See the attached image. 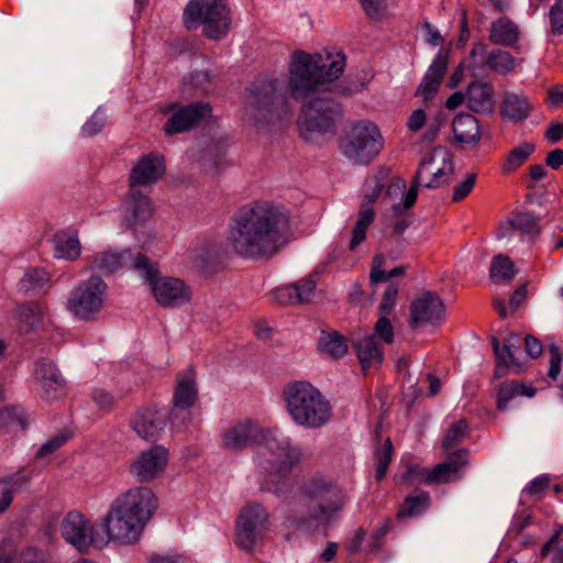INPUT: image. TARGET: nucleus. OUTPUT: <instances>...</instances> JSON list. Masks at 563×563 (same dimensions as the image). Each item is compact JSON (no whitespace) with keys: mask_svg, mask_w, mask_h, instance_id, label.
Segmentation results:
<instances>
[{"mask_svg":"<svg viewBox=\"0 0 563 563\" xmlns=\"http://www.w3.org/2000/svg\"><path fill=\"white\" fill-rule=\"evenodd\" d=\"M471 452L460 448L446 453L445 460L430 468L431 485H443L459 481L470 464Z\"/></svg>","mask_w":563,"mask_h":563,"instance_id":"obj_19","label":"nucleus"},{"mask_svg":"<svg viewBox=\"0 0 563 563\" xmlns=\"http://www.w3.org/2000/svg\"><path fill=\"white\" fill-rule=\"evenodd\" d=\"M131 258L132 252L130 250L122 252H100L91 257L90 267L106 275H110L123 268Z\"/></svg>","mask_w":563,"mask_h":563,"instance_id":"obj_34","label":"nucleus"},{"mask_svg":"<svg viewBox=\"0 0 563 563\" xmlns=\"http://www.w3.org/2000/svg\"><path fill=\"white\" fill-rule=\"evenodd\" d=\"M198 401V385L195 367L177 373L173 394V407L190 409Z\"/></svg>","mask_w":563,"mask_h":563,"instance_id":"obj_24","label":"nucleus"},{"mask_svg":"<svg viewBox=\"0 0 563 563\" xmlns=\"http://www.w3.org/2000/svg\"><path fill=\"white\" fill-rule=\"evenodd\" d=\"M132 429L144 440L154 441L162 430V420L156 406L139 408L131 420Z\"/></svg>","mask_w":563,"mask_h":563,"instance_id":"obj_29","label":"nucleus"},{"mask_svg":"<svg viewBox=\"0 0 563 563\" xmlns=\"http://www.w3.org/2000/svg\"><path fill=\"white\" fill-rule=\"evenodd\" d=\"M530 107L526 99L520 98L514 93H506L504 96L500 114L512 121H521L529 115Z\"/></svg>","mask_w":563,"mask_h":563,"instance_id":"obj_42","label":"nucleus"},{"mask_svg":"<svg viewBox=\"0 0 563 563\" xmlns=\"http://www.w3.org/2000/svg\"><path fill=\"white\" fill-rule=\"evenodd\" d=\"M517 274L514 261L506 254H498L492 258L489 278L494 284H510Z\"/></svg>","mask_w":563,"mask_h":563,"instance_id":"obj_39","label":"nucleus"},{"mask_svg":"<svg viewBox=\"0 0 563 563\" xmlns=\"http://www.w3.org/2000/svg\"><path fill=\"white\" fill-rule=\"evenodd\" d=\"M510 227L521 233L538 235L540 233V219L527 211L514 214L509 221Z\"/></svg>","mask_w":563,"mask_h":563,"instance_id":"obj_50","label":"nucleus"},{"mask_svg":"<svg viewBox=\"0 0 563 563\" xmlns=\"http://www.w3.org/2000/svg\"><path fill=\"white\" fill-rule=\"evenodd\" d=\"M258 438V428L250 422H239L223 434V445L227 449H243L252 445Z\"/></svg>","mask_w":563,"mask_h":563,"instance_id":"obj_31","label":"nucleus"},{"mask_svg":"<svg viewBox=\"0 0 563 563\" xmlns=\"http://www.w3.org/2000/svg\"><path fill=\"white\" fill-rule=\"evenodd\" d=\"M399 287L391 283L384 291L379 306L378 319L374 324V336H378L384 343L391 344L395 332L389 316L393 313L398 299Z\"/></svg>","mask_w":563,"mask_h":563,"instance_id":"obj_22","label":"nucleus"},{"mask_svg":"<svg viewBox=\"0 0 563 563\" xmlns=\"http://www.w3.org/2000/svg\"><path fill=\"white\" fill-rule=\"evenodd\" d=\"M430 506V496L427 492L417 489L415 495L407 496L399 505L396 518L402 520L405 518L415 517L423 512Z\"/></svg>","mask_w":563,"mask_h":563,"instance_id":"obj_41","label":"nucleus"},{"mask_svg":"<svg viewBox=\"0 0 563 563\" xmlns=\"http://www.w3.org/2000/svg\"><path fill=\"white\" fill-rule=\"evenodd\" d=\"M266 462L263 489L278 494L287 486L292 470L299 464V454L294 449L277 445Z\"/></svg>","mask_w":563,"mask_h":563,"instance_id":"obj_11","label":"nucleus"},{"mask_svg":"<svg viewBox=\"0 0 563 563\" xmlns=\"http://www.w3.org/2000/svg\"><path fill=\"white\" fill-rule=\"evenodd\" d=\"M386 260L383 253H378L373 257L372 267L369 273V282L372 285L386 283L393 277L404 276L406 274V266H398L390 271H385Z\"/></svg>","mask_w":563,"mask_h":563,"instance_id":"obj_45","label":"nucleus"},{"mask_svg":"<svg viewBox=\"0 0 563 563\" xmlns=\"http://www.w3.org/2000/svg\"><path fill=\"white\" fill-rule=\"evenodd\" d=\"M49 280V274L46 272L45 268L42 267H33L29 268L23 278L21 279V283L24 285V287H42L44 284H46Z\"/></svg>","mask_w":563,"mask_h":563,"instance_id":"obj_55","label":"nucleus"},{"mask_svg":"<svg viewBox=\"0 0 563 563\" xmlns=\"http://www.w3.org/2000/svg\"><path fill=\"white\" fill-rule=\"evenodd\" d=\"M314 290V282L309 279H301L295 284L274 289L272 295L279 305L292 306L310 302Z\"/></svg>","mask_w":563,"mask_h":563,"instance_id":"obj_28","label":"nucleus"},{"mask_svg":"<svg viewBox=\"0 0 563 563\" xmlns=\"http://www.w3.org/2000/svg\"><path fill=\"white\" fill-rule=\"evenodd\" d=\"M166 173L165 158L162 154L150 152L142 155L132 167L129 176V188H151Z\"/></svg>","mask_w":563,"mask_h":563,"instance_id":"obj_17","label":"nucleus"},{"mask_svg":"<svg viewBox=\"0 0 563 563\" xmlns=\"http://www.w3.org/2000/svg\"><path fill=\"white\" fill-rule=\"evenodd\" d=\"M341 106L328 93L311 98L302 106L299 125L301 132H327L334 125V115Z\"/></svg>","mask_w":563,"mask_h":563,"instance_id":"obj_10","label":"nucleus"},{"mask_svg":"<svg viewBox=\"0 0 563 563\" xmlns=\"http://www.w3.org/2000/svg\"><path fill=\"white\" fill-rule=\"evenodd\" d=\"M488 38L493 44L514 46L519 38L518 26L506 16L499 18L492 23Z\"/></svg>","mask_w":563,"mask_h":563,"instance_id":"obj_37","label":"nucleus"},{"mask_svg":"<svg viewBox=\"0 0 563 563\" xmlns=\"http://www.w3.org/2000/svg\"><path fill=\"white\" fill-rule=\"evenodd\" d=\"M522 343L525 344V350H526V353L531 357V358H538L542 355L543 353V345L541 343V341L531 335V334H528L523 340H522Z\"/></svg>","mask_w":563,"mask_h":563,"instance_id":"obj_63","label":"nucleus"},{"mask_svg":"<svg viewBox=\"0 0 563 563\" xmlns=\"http://www.w3.org/2000/svg\"><path fill=\"white\" fill-rule=\"evenodd\" d=\"M384 147L378 126L369 121H357L344 131L339 148L353 164L368 165Z\"/></svg>","mask_w":563,"mask_h":563,"instance_id":"obj_5","label":"nucleus"},{"mask_svg":"<svg viewBox=\"0 0 563 563\" xmlns=\"http://www.w3.org/2000/svg\"><path fill=\"white\" fill-rule=\"evenodd\" d=\"M62 536L80 552H86L90 547H99V541L93 536V526L78 511H70L60 526Z\"/></svg>","mask_w":563,"mask_h":563,"instance_id":"obj_14","label":"nucleus"},{"mask_svg":"<svg viewBox=\"0 0 563 563\" xmlns=\"http://www.w3.org/2000/svg\"><path fill=\"white\" fill-rule=\"evenodd\" d=\"M107 288V284L100 276H91L71 291L67 300V309L81 320H91L103 306Z\"/></svg>","mask_w":563,"mask_h":563,"instance_id":"obj_9","label":"nucleus"},{"mask_svg":"<svg viewBox=\"0 0 563 563\" xmlns=\"http://www.w3.org/2000/svg\"><path fill=\"white\" fill-rule=\"evenodd\" d=\"M470 431L471 426L466 418L452 422L441 440V449L445 453L452 452V449L461 444L468 437Z\"/></svg>","mask_w":563,"mask_h":563,"instance_id":"obj_43","label":"nucleus"},{"mask_svg":"<svg viewBox=\"0 0 563 563\" xmlns=\"http://www.w3.org/2000/svg\"><path fill=\"white\" fill-rule=\"evenodd\" d=\"M156 302L164 308H176L190 302L192 290L177 277H158L150 286Z\"/></svg>","mask_w":563,"mask_h":563,"instance_id":"obj_15","label":"nucleus"},{"mask_svg":"<svg viewBox=\"0 0 563 563\" xmlns=\"http://www.w3.org/2000/svg\"><path fill=\"white\" fill-rule=\"evenodd\" d=\"M26 420L18 406H5L0 410V432L13 433L24 431Z\"/></svg>","mask_w":563,"mask_h":563,"instance_id":"obj_44","label":"nucleus"},{"mask_svg":"<svg viewBox=\"0 0 563 563\" xmlns=\"http://www.w3.org/2000/svg\"><path fill=\"white\" fill-rule=\"evenodd\" d=\"M282 395L288 415L298 426L319 429L332 418L331 402L310 382H290Z\"/></svg>","mask_w":563,"mask_h":563,"instance_id":"obj_3","label":"nucleus"},{"mask_svg":"<svg viewBox=\"0 0 563 563\" xmlns=\"http://www.w3.org/2000/svg\"><path fill=\"white\" fill-rule=\"evenodd\" d=\"M73 438V432L69 430H63L58 434H55L49 440H47L36 452V459H42L48 454H52L60 446H63L66 442H68Z\"/></svg>","mask_w":563,"mask_h":563,"instance_id":"obj_53","label":"nucleus"},{"mask_svg":"<svg viewBox=\"0 0 563 563\" xmlns=\"http://www.w3.org/2000/svg\"><path fill=\"white\" fill-rule=\"evenodd\" d=\"M18 549L13 548L10 540L5 539L0 542V563H14Z\"/></svg>","mask_w":563,"mask_h":563,"instance_id":"obj_64","label":"nucleus"},{"mask_svg":"<svg viewBox=\"0 0 563 563\" xmlns=\"http://www.w3.org/2000/svg\"><path fill=\"white\" fill-rule=\"evenodd\" d=\"M550 352V368H549V377L552 379H556L558 375L561 371V363L563 361V353L560 347L556 345H551L549 349Z\"/></svg>","mask_w":563,"mask_h":563,"instance_id":"obj_61","label":"nucleus"},{"mask_svg":"<svg viewBox=\"0 0 563 563\" xmlns=\"http://www.w3.org/2000/svg\"><path fill=\"white\" fill-rule=\"evenodd\" d=\"M300 494L311 520H329L343 507L341 490L321 478L310 479Z\"/></svg>","mask_w":563,"mask_h":563,"instance_id":"obj_7","label":"nucleus"},{"mask_svg":"<svg viewBox=\"0 0 563 563\" xmlns=\"http://www.w3.org/2000/svg\"><path fill=\"white\" fill-rule=\"evenodd\" d=\"M46 305L42 301H26L19 303L15 308V319L21 333L31 332L42 322Z\"/></svg>","mask_w":563,"mask_h":563,"instance_id":"obj_33","label":"nucleus"},{"mask_svg":"<svg viewBox=\"0 0 563 563\" xmlns=\"http://www.w3.org/2000/svg\"><path fill=\"white\" fill-rule=\"evenodd\" d=\"M537 389L516 379L504 380L497 390L496 408L504 410L507 404L517 396L533 397Z\"/></svg>","mask_w":563,"mask_h":563,"instance_id":"obj_36","label":"nucleus"},{"mask_svg":"<svg viewBox=\"0 0 563 563\" xmlns=\"http://www.w3.org/2000/svg\"><path fill=\"white\" fill-rule=\"evenodd\" d=\"M34 378L47 399H56L66 388V380L57 365L48 358L35 363Z\"/></svg>","mask_w":563,"mask_h":563,"instance_id":"obj_23","label":"nucleus"},{"mask_svg":"<svg viewBox=\"0 0 563 563\" xmlns=\"http://www.w3.org/2000/svg\"><path fill=\"white\" fill-rule=\"evenodd\" d=\"M131 266L144 278L151 286L159 275V265L142 252L133 255L130 260Z\"/></svg>","mask_w":563,"mask_h":563,"instance_id":"obj_46","label":"nucleus"},{"mask_svg":"<svg viewBox=\"0 0 563 563\" xmlns=\"http://www.w3.org/2000/svg\"><path fill=\"white\" fill-rule=\"evenodd\" d=\"M521 346L522 339L519 334L510 333L507 338L504 339V352L501 353L505 361L504 372L503 374L498 375L496 373V367H494V379H501L508 376L510 373L520 375L528 369L526 360H521L520 357Z\"/></svg>","mask_w":563,"mask_h":563,"instance_id":"obj_27","label":"nucleus"},{"mask_svg":"<svg viewBox=\"0 0 563 563\" xmlns=\"http://www.w3.org/2000/svg\"><path fill=\"white\" fill-rule=\"evenodd\" d=\"M549 21L553 34H563V0H556L551 7Z\"/></svg>","mask_w":563,"mask_h":563,"instance_id":"obj_57","label":"nucleus"},{"mask_svg":"<svg viewBox=\"0 0 563 563\" xmlns=\"http://www.w3.org/2000/svg\"><path fill=\"white\" fill-rule=\"evenodd\" d=\"M547 174L548 172L543 165L534 164L529 166L528 173L522 175L520 179L526 185L527 189L533 190L537 181L543 179Z\"/></svg>","mask_w":563,"mask_h":563,"instance_id":"obj_58","label":"nucleus"},{"mask_svg":"<svg viewBox=\"0 0 563 563\" xmlns=\"http://www.w3.org/2000/svg\"><path fill=\"white\" fill-rule=\"evenodd\" d=\"M354 347L364 374L369 368L378 367L383 363L384 352L374 335L360 339Z\"/></svg>","mask_w":563,"mask_h":563,"instance_id":"obj_32","label":"nucleus"},{"mask_svg":"<svg viewBox=\"0 0 563 563\" xmlns=\"http://www.w3.org/2000/svg\"><path fill=\"white\" fill-rule=\"evenodd\" d=\"M168 460L169 452L166 448L153 445L139 454L131 463L130 472L137 482L150 483L165 471Z\"/></svg>","mask_w":563,"mask_h":563,"instance_id":"obj_16","label":"nucleus"},{"mask_svg":"<svg viewBox=\"0 0 563 563\" xmlns=\"http://www.w3.org/2000/svg\"><path fill=\"white\" fill-rule=\"evenodd\" d=\"M494 87L492 84L472 81L466 89V106L475 113H489L494 110Z\"/></svg>","mask_w":563,"mask_h":563,"instance_id":"obj_30","label":"nucleus"},{"mask_svg":"<svg viewBox=\"0 0 563 563\" xmlns=\"http://www.w3.org/2000/svg\"><path fill=\"white\" fill-rule=\"evenodd\" d=\"M448 70V53L442 51L435 56L428 73L424 75L421 84L418 86L415 96L421 97L424 103L432 100L439 91V88Z\"/></svg>","mask_w":563,"mask_h":563,"instance_id":"obj_25","label":"nucleus"},{"mask_svg":"<svg viewBox=\"0 0 563 563\" xmlns=\"http://www.w3.org/2000/svg\"><path fill=\"white\" fill-rule=\"evenodd\" d=\"M409 364H410V358L409 357H400L397 361V369H398V372H404L402 382L404 383L407 382V383L410 384L411 391L408 395L409 401L407 404V407L410 410L412 408L413 404L416 402V400L419 397H421L422 390H421V388L418 387V382L413 380L411 378V374L409 372Z\"/></svg>","mask_w":563,"mask_h":563,"instance_id":"obj_52","label":"nucleus"},{"mask_svg":"<svg viewBox=\"0 0 563 563\" xmlns=\"http://www.w3.org/2000/svg\"><path fill=\"white\" fill-rule=\"evenodd\" d=\"M271 530V514L257 501L246 503L238 512L233 540L242 551L253 553L258 542Z\"/></svg>","mask_w":563,"mask_h":563,"instance_id":"obj_6","label":"nucleus"},{"mask_svg":"<svg viewBox=\"0 0 563 563\" xmlns=\"http://www.w3.org/2000/svg\"><path fill=\"white\" fill-rule=\"evenodd\" d=\"M55 249L60 257L75 261L80 256V243L75 235L58 232L54 235Z\"/></svg>","mask_w":563,"mask_h":563,"instance_id":"obj_49","label":"nucleus"},{"mask_svg":"<svg viewBox=\"0 0 563 563\" xmlns=\"http://www.w3.org/2000/svg\"><path fill=\"white\" fill-rule=\"evenodd\" d=\"M470 58L473 67L487 66L492 71L500 75L509 74L515 69V58L509 52L494 49L487 53V45L484 43L473 44Z\"/></svg>","mask_w":563,"mask_h":563,"instance_id":"obj_21","label":"nucleus"},{"mask_svg":"<svg viewBox=\"0 0 563 563\" xmlns=\"http://www.w3.org/2000/svg\"><path fill=\"white\" fill-rule=\"evenodd\" d=\"M318 350L322 354L339 360L347 353V339L334 330L322 331L318 340Z\"/></svg>","mask_w":563,"mask_h":563,"instance_id":"obj_38","label":"nucleus"},{"mask_svg":"<svg viewBox=\"0 0 563 563\" xmlns=\"http://www.w3.org/2000/svg\"><path fill=\"white\" fill-rule=\"evenodd\" d=\"M92 399L98 408L103 411H110L115 405L114 397L104 389H95Z\"/></svg>","mask_w":563,"mask_h":563,"instance_id":"obj_60","label":"nucleus"},{"mask_svg":"<svg viewBox=\"0 0 563 563\" xmlns=\"http://www.w3.org/2000/svg\"><path fill=\"white\" fill-rule=\"evenodd\" d=\"M534 151L536 145L531 142H523L519 146L510 150L501 162V173L504 175H509L517 172L528 162Z\"/></svg>","mask_w":563,"mask_h":563,"instance_id":"obj_40","label":"nucleus"},{"mask_svg":"<svg viewBox=\"0 0 563 563\" xmlns=\"http://www.w3.org/2000/svg\"><path fill=\"white\" fill-rule=\"evenodd\" d=\"M394 444L390 438H386L383 443L378 444L374 450V459L376 461L375 478L380 482L385 478L389 464L394 456Z\"/></svg>","mask_w":563,"mask_h":563,"instance_id":"obj_47","label":"nucleus"},{"mask_svg":"<svg viewBox=\"0 0 563 563\" xmlns=\"http://www.w3.org/2000/svg\"><path fill=\"white\" fill-rule=\"evenodd\" d=\"M155 212L152 199L142 189L129 188L125 197L124 225L133 231L150 221Z\"/></svg>","mask_w":563,"mask_h":563,"instance_id":"obj_20","label":"nucleus"},{"mask_svg":"<svg viewBox=\"0 0 563 563\" xmlns=\"http://www.w3.org/2000/svg\"><path fill=\"white\" fill-rule=\"evenodd\" d=\"M108 539L121 544H133L139 541L145 523L124 511V508L113 501L107 516L103 519Z\"/></svg>","mask_w":563,"mask_h":563,"instance_id":"obj_12","label":"nucleus"},{"mask_svg":"<svg viewBox=\"0 0 563 563\" xmlns=\"http://www.w3.org/2000/svg\"><path fill=\"white\" fill-rule=\"evenodd\" d=\"M344 65L345 57L340 54L332 58L331 55L323 57L320 54L296 52L288 81L291 98L303 100L311 97L320 86L339 78Z\"/></svg>","mask_w":563,"mask_h":563,"instance_id":"obj_2","label":"nucleus"},{"mask_svg":"<svg viewBox=\"0 0 563 563\" xmlns=\"http://www.w3.org/2000/svg\"><path fill=\"white\" fill-rule=\"evenodd\" d=\"M263 96L257 99L258 108L272 111L273 106L279 99L276 95L275 81H269L263 87Z\"/></svg>","mask_w":563,"mask_h":563,"instance_id":"obj_59","label":"nucleus"},{"mask_svg":"<svg viewBox=\"0 0 563 563\" xmlns=\"http://www.w3.org/2000/svg\"><path fill=\"white\" fill-rule=\"evenodd\" d=\"M183 23L187 30L202 24V34L218 41L230 30L231 10L227 0H190L184 9Z\"/></svg>","mask_w":563,"mask_h":563,"instance_id":"obj_4","label":"nucleus"},{"mask_svg":"<svg viewBox=\"0 0 563 563\" xmlns=\"http://www.w3.org/2000/svg\"><path fill=\"white\" fill-rule=\"evenodd\" d=\"M383 190L377 187L364 196V202L360 207L357 221L352 230V239L349 244V250L354 251L362 242L365 241L367 229L375 220V210L372 208L379 198Z\"/></svg>","mask_w":563,"mask_h":563,"instance_id":"obj_26","label":"nucleus"},{"mask_svg":"<svg viewBox=\"0 0 563 563\" xmlns=\"http://www.w3.org/2000/svg\"><path fill=\"white\" fill-rule=\"evenodd\" d=\"M429 477L430 468H424L419 465H409L401 475V482L409 486L416 483L431 485Z\"/></svg>","mask_w":563,"mask_h":563,"instance_id":"obj_54","label":"nucleus"},{"mask_svg":"<svg viewBox=\"0 0 563 563\" xmlns=\"http://www.w3.org/2000/svg\"><path fill=\"white\" fill-rule=\"evenodd\" d=\"M291 214L280 203L255 199L241 206L231 219L228 246L240 258L269 261L291 240Z\"/></svg>","mask_w":563,"mask_h":563,"instance_id":"obj_1","label":"nucleus"},{"mask_svg":"<svg viewBox=\"0 0 563 563\" xmlns=\"http://www.w3.org/2000/svg\"><path fill=\"white\" fill-rule=\"evenodd\" d=\"M477 175L475 173H470L466 175L465 179L459 183L453 188V202H460L464 200L473 190L476 183Z\"/></svg>","mask_w":563,"mask_h":563,"instance_id":"obj_56","label":"nucleus"},{"mask_svg":"<svg viewBox=\"0 0 563 563\" xmlns=\"http://www.w3.org/2000/svg\"><path fill=\"white\" fill-rule=\"evenodd\" d=\"M455 140L461 144H474L481 139L478 120L470 113H460L452 121Z\"/></svg>","mask_w":563,"mask_h":563,"instance_id":"obj_35","label":"nucleus"},{"mask_svg":"<svg viewBox=\"0 0 563 563\" xmlns=\"http://www.w3.org/2000/svg\"><path fill=\"white\" fill-rule=\"evenodd\" d=\"M26 482V478L19 473L0 478L1 497L0 515L4 514L13 501L14 492Z\"/></svg>","mask_w":563,"mask_h":563,"instance_id":"obj_48","label":"nucleus"},{"mask_svg":"<svg viewBox=\"0 0 563 563\" xmlns=\"http://www.w3.org/2000/svg\"><path fill=\"white\" fill-rule=\"evenodd\" d=\"M433 161H434V154L432 152L424 155V157L421 159L419 168L416 172V175L412 179L411 186L405 195V199H404L405 208H411L416 203L417 197H418V186L420 185V183L422 180L423 172L427 168V166L430 165Z\"/></svg>","mask_w":563,"mask_h":563,"instance_id":"obj_51","label":"nucleus"},{"mask_svg":"<svg viewBox=\"0 0 563 563\" xmlns=\"http://www.w3.org/2000/svg\"><path fill=\"white\" fill-rule=\"evenodd\" d=\"M445 311V305L437 292L424 291L410 302L407 322L413 331L427 325L437 327L444 321Z\"/></svg>","mask_w":563,"mask_h":563,"instance_id":"obj_13","label":"nucleus"},{"mask_svg":"<svg viewBox=\"0 0 563 563\" xmlns=\"http://www.w3.org/2000/svg\"><path fill=\"white\" fill-rule=\"evenodd\" d=\"M528 297V283L519 285L510 296L509 309L515 313L518 308L527 300Z\"/></svg>","mask_w":563,"mask_h":563,"instance_id":"obj_62","label":"nucleus"},{"mask_svg":"<svg viewBox=\"0 0 563 563\" xmlns=\"http://www.w3.org/2000/svg\"><path fill=\"white\" fill-rule=\"evenodd\" d=\"M213 108L209 102L197 101L188 104L170 102L161 108V113L169 114L164 123L163 131L172 136L192 131L213 120Z\"/></svg>","mask_w":563,"mask_h":563,"instance_id":"obj_8","label":"nucleus"},{"mask_svg":"<svg viewBox=\"0 0 563 563\" xmlns=\"http://www.w3.org/2000/svg\"><path fill=\"white\" fill-rule=\"evenodd\" d=\"M114 501L145 525L157 509V498L148 487L131 488L118 496Z\"/></svg>","mask_w":563,"mask_h":563,"instance_id":"obj_18","label":"nucleus"}]
</instances>
